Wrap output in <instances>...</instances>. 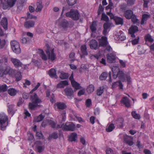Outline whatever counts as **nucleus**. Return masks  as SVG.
<instances>
[{
    "mask_svg": "<svg viewBox=\"0 0 154 154\" xmlns=\"http://www.w3.org/2000/svg\"><path fill=\"white\" fill-rule=\"evenodd\" d=\"M124 119L122 118H119L113 120L112 122L116 125L118 128H122L124 126Z\"/></svg>",
    "mask_w": 154,
    "mask_h": 154,
    "instance_id": "1a4fd4ad",
    "label": "nucleus"
},
{
    "mask_svg": "<svg viewBox=\"0 0 154 154\" xmlns=\"http://www.w3.org/2000/svg\"><path fill=\"white\" fill-rule=\"evenodd\" d=\"M114 20L117 25H122L124 23L123 19L120 17L116 16Z\"/></svg>",
    "mask_w": 154,
    "mask_h": 154,
    "instance_id": "cd10ccee",
    "label": "nucleus"
},
{
    "mask_svg": "<svg viewBox=\"0 0 154 154\" xmlns=\"http://www.w3.org/2000/svg\"><path fill=\"white\" fill-rule=\"evenodd\" d=\"M57 108L59 109H64L66 107V104L62 102H57L56 103Z\"/></svg>",
    "mask_w": 154,
    "mask_h": 154,
    "instance_id": "7c9ffc66",
    "label": "nucleus"
},
{
    "mask_svg": "<svg viewBox=\"0 0 154 154\" xmlns=\"http://www.w3.org/2000/svg\"><path fill=\"white\" fill-rule=\"evenodd\" d=\"M81 51L82 54L81 55V57L85 55H87L88 54V52L87 51V47L86 45H82L81 47Z\"/></svg>",
    "mask_w": 154,
    "mask_h": 154,
    "instance_id": "b1692460",
    "label": "nucleus"
},
{
    "mask_svg": "<svg viewBox=\"0 0 154 154\" xmlns=\"http://www.w3.org/2000/svg\"><path fill=\"white\" fill-rule=\"evenodd\" d=\"M8 61V57L6 55L0 54V64L3 63H7Z\"/></svg>",
    "mask_w": 154,
    "mask_h": 154,
    "instance_id": "c85d7f7f",
    "label": "nucleus"
},
{
    "mask_svg": "<svg viewBox=\"0 0 154 154\" xmlns=\"http://www.w3.org/2000/svg\"><path fill=\"white\" fill-rule=\"evenodd\" d=\"M66 113L65 111H63L61 115L62 118V122H64L66 119Z\"/></svg>",
    "mask_w": 154,
    "mask_h": 154,
    "instance_id": "680f3d73",
    "label": "nucleus"
},
{
    "mask_svg": "<svg viewBox=\"0 0 154 154\" xmlns=\"http://www.w3.org/2000/svg\"><path fill=\"white\" fill-rule=\"evenodd\" d=\"M150 14H144L142 15V19L141 22V24L143 25L145 23H146V21L150 18Z\"/></svg>",
    "mask_w": 154,
    "mask_h": 154,
    "instance_id": "bb28decb",
    "label": "nucleus"
},
{
    "mask_svg": "<svg viewBox=\"0 0 154 154\" xmlns=\"http://www.w3.org/2000/svg\"><path fill=\"white\" fill-rule=\"evenodd\" d=\"M121 101L127 107L129 108L130 107L129 100L127 97H123Z\"/></svg>",
    "mask_w": 154,
    "mask_h": 154,
    "instance_id": "a878e982",
    "label": "nucleus"
},
{
    "mask_svg": "<svg viewBox=\"0 0 154 154\" xmlns=\"http://www.w3.org/2000/svg\"><path fill=\"white\" fill-rule=\"evenodd\" d=\"M131 21L134 24H138L139 23V20L137 19L136 16L134 14L131 19Z\"/></svg>",
    "mask_w": 154,
    "mask_h": 154,
    "instance_id": "09e8293b",
    "label": "nucleus"
},
{
    "mask_svg": "<svg viewBox=\"0 0 154 154\" xmlns=\"http://www.w3.org/2000/svg\"><path fill=\"white\" fill-rule=\"evenodd\" d=\"M136 0H127V4L129 5H132L134 4Z\"/></svg>",
    "mask_w": 154,
    "mask_h": 154,
    "instance_id": "69168bd1",
    "label": "nucleus"
},
{
    "mask_svg": "<svg viewBox=\"0 0 154 154\" xmlns=\"http://www.w3.org/2000/svg\"><path fill=\"white\" fill-rule=\"evenodd\" d=\"M125 77H126L128 83H129L131 82V77L130 76V73L128 72L127 74H126Z\"/></svg>",
    "mask_w": 154,
    "mask_h": 154,
    "instance_id": "0e129e2a",
    "label": "nucleus"
},
{
    "mask_svg": "<svg viewBox=\"0 0 154 154\" xmlns=\"http://www.w3.org/2000/svg\"><path fill=\"white\" fill-rule=\"evenodd\" d=\"M77 0H67V2L69 6H72L76 2Z\"/></svg>",
    "mask_w": 154,
    "mask_h": 154,
    "instance_id": "603ef678",
    "label": "nucleus"
},
{
    "mask_svg": "<svg viewBox=\"0 0 154 154\" xmlns=\"http://www.w3.org/2000/svg\"><path fill=\"white\" fill-rule=\"evenodd\" d=\"M111 70L112 72V76L113 78L114 79H116L117 78V75L120 71V69L118 66H113L112 67Z\"/></svg>",
    "mask_w": 154,
    "mask_h": 154,
    "instance_id": "4468645a",
    "label": "nucleus"
},
{
    "mask_svg": "<svg viewBox=\"0 0 154 154\" xmlns=\"http://www.w3.org/2000/svg\"><path fill=\"white\" fill-rule=\"evenodd\" d=\"M14 105L13 104H10L8 105V112L9 114L12 115H13L15 113V111L14 110Z\"/></svg>",
    "mask_w": 154,
    "mask_h": 154,
    "instance_id": "c756f323",
    "label": "nucleus"
},
{
    "mask_svg": "<svg viewBox=\"0 0 154 154\" xmlns=\"http://www.w3.org/2000/svg\"><path fill=\"white\" fill-rule=\"evenodd\" d=\"M48 122L52 128H54L55 127L56 124L53 121L51 120H48Z\"/></svg>",
    "mask_w": 154,
    "mask_h": 154,
    "instance_id": "bf43d9fd",
    "label": "nucleus"
},
{
    "mask_svg": "<svg viewBox=\"0 0 154 154\" xmlns=\"http://www.w3.org/2000/svg\"><path fill=\"white\" fill-rule=\"evenodd\" d=\"M11 48L13 51L17 54H19L21 52V50L19 43L16 41H11L10 42Z\"/></svg>",
    "mask_w": 154,
    "mask_h": 154,
    "instance_id": "423d86ee",
    "label": "nucleus"
},
{
    "mask_svg": "<svg viewBox=\"0 0 154 154\" xmlns=\"http://www.w3.org/2000/svg\"><path fill=\"white\" fill-rule=\"evenodd\" d=\"M97 22L95 21H93L90 26V29L92 32H94L96 30Z\"/></svg>",
    "mask_w": 154,
    "mask_h": 154,
    "instance_id": "e433bc0d",
    "label": "nucleus"
},
{
    "mask_svg": "<svg viewBox=\"0 0 154 154\" xmlns=\"http://www.w3.org/2000/svg\"><path fill=\"white\" fill-rule=\"evenodd\" d=\"M69 85L68 82L67 80L60 81L57 85V88H63L65 86Z\"/></svg>",
    "mask_w": 154,
    "mask_h": 154,
    "instance_id": "5701e85b",
    "label": "nucleus"
},
{
    "mask_svg": "<svg viewBox=\"0 0 154 154\" xmlns=\"http://www.w3.org/2000/svg\"><path fill=\"white\" fill-rule=\"evenodd\" d=\"M37 7L35 11L36 12H40L42 11L43 7V5L42 4V0H38L36 4Z\"/></svg>",
    "mask_w": 154,
    "mask_h": 154,
    "instance_id": "dca6fc26",
    "label": "nucleus"
},
{
    "mask_svg": "<svg viewBox=\"0 0 154 154\" xmlns=\"http://www.w3.org/2000/svg\"><path fill=\"white\" fill-rule=\"evenodd\" d=\"M135 136L125 135L124 137V142L129 146L132 145L135 140Z\"/></svg>",
    "mask_w": 154,
    "mask_h": 154,
    "instance_id": "0eeeda50",
    "label": "nucleus"
},
{
    "mask_svg": "<svg viewBox=\"0 0 154 154\" xmlns=\"http://www.w3.org/2000/svg\"><path fill=\"white\" fill-rule=\"evenodd\" d=\"M45 52L48 57V59L51 61H53L56 58V55L54 53V49L50 47L48 44H46L45 45Z\"/></svg>",
    "mask_w": 154,
    "mask_h": 154,
    "instance_id": "7ed1b4c3",
    "label": "nucleus"
},
{
    "mask_svg": "<svg viewBox=\"0 0 154 154\" xmlns=\"http://www.w3.org/2000/svg\"><path fill=\"white\" fill-rule=\"evenodd\" d=\"M138 31V28L137 26L132 25L129 29V33L131 35V37H135V36L134 33Z\"/></svg>",
    "mask_w": 154,
    "mask_h": 154,
    "instance_id": "9b49d317",
    "label": "nucleus"
},
{
    "mask_svg": "<svg viewBox=\"0 0 154 154\" xmlns=\"http://www.w3.org/2000/svg\"><path fill=\"white\" fill-rule=\"evenodd\" d=\"M48 74L49 76L52 78H57L56 72L54 68L51 69L48 71Z\"/></svg>",
    "mask_w": 154,
    "mask_h": 154,
    "instance_id": "393cba45",
    "label": "nucleus"
},
{
    "mask_svg": "<svg viewBox=\"0 0 154 154\" xmlns=\"http://www.w3.org/2000/svg\"><path fill=\"white\" fill-rule=\"evenodd\" d=\"M30 100L31 102L28 104V108L29 110H34L36 109L38 107L41 106V105H38V104L41 103L42 101L36 93H35L30 95Z\"/></svg>",
    "mask_w": 154,
    "mask_h": 154,
    "instance_id": "f257e3e1",
    "label": "nucleus"
},
{
    "mask_svg": "<svg viewBox=\"0 0 154 154\" xmlns=\"http://www.w3.org/2000/svg\"><path fill=\"white\" fill-rule=\"evenodd\" d=\"M16 78V81H19L21 80L22 79V75L21 73L20 72L18 71L17 72L15 75Z\"/></svg>",
    "mask_w": 154,
    "mask_h": 154,
    "instance_id": "37998d69",
    "label": "nucleus"
},
{
    "mask_svg": "<svg viewBox=\"0 0 154 154\" xmlns=\"http://www.w3.org/2000/svg\"><path fill=\"white\" fill-rule=\"evenodd\" d=\"M132 116L134 119H140V116L138 114L136 113V111H133L131 112Z\"/></svg>",
    "mask_w": 154,
    "mask_h": 154,
    "instance_id": "8fccbe9b",
    "label": "nucleus"
},
{
    "mask_svg": "<svg viewBox=\"0 0 154 154\" xmlns=\"http://www.w3.org/2000/svg\"><path fill=\"white\" fill-rule=\"evenodd\" d=\"M65 95L70 99L74 97V91L71 88H67L64 89Z\"/></svg>",
    "mask_w": 154,
    "mask_h": 154,
    "instance_id": "6e6552de",
    "label": "nucleus"
},
{
    "mask_svg": "<svg viewBox=\"0 0 154 154\" xmlns=\"http://www.w3.org/2000/svg\"><path fill=\"white\" fill-rule=\"evenodd\" d=\"M6 73H8L10 76L13 77L15 75V70L9 67H8L6 69Z\"/></svg>",
    "mask_w": 154,
    "mask_h": 154,
    "instance_id": "412c9836",
    "label": "nucleus"
},
{
    "mask_svg": "<svg viewBox=\"0 0 154 154\" xmlns=\"http://www.w3.org/2000/svg\"><path fill=\"white\" fill-rule=\"evenodd\" d=\"M101 20L106 22L109 20L108 17L104 13H102Z\"/></svg>",
    "mask_w": 154,
    "mask_h": 154,
    "instance_id": "3c124183",
    "label": "nucleus"
},
{
    "mask_svg": "<svg viewBox=\"0 0 154 154\" xmlns=\"http://www.w3.org/2000/svg\"><path fill=\"white\" fill-rule=\"evenodd\" d=\"M115 128L114 124L111 123L109 125H108L106 128V130L107 132H110L112 131Z\"/></svg>",
    "mask_w": 154,
    "mask_h": 154,
    "instance_id": "72a5a7b5",
    "label": "nucleus"
},
{
    "mask_svg": "<svg viewBox=\"0 0 154 154\" xmlns=\"http://www.w3.org/2000/svg\"><path fill=\"white\" fill-rule=\"evenodd\" d=\"M111 23L108 22L105 23L103 25V28L109 29L111 26Z\"/></svg>",
    "mask_w": 154,
    "mask_h": 154,
    "instance_id": "4d7b16f0",
    "label": "nucleus"
},
{
    "mask_svg": "<svg viewBox=\"0 0 154 154\" xmlns=\"http://www.w3.org/2000/svg\"><path fill=\"white\" fill-rule=\"evenodd\" d=\"M69 75L68 73L65 72H62L60 75V78L61 79H67Z\"/></svg>",
    "mask_w": 154,
    "mask_h": 154,
    "instance_id": "58836bf2",
    "label": "nucleus"
},
{
    "mask_svg": "<svg viewBox=\"0 0 154 154\" xmlns=\"http://www.w3.org/2000/svg\"><path fill=\"white\" fill-rule=\"evenodd\" d=\"M104 87L103 86L100 87L97 90V95L101 96L103 92Z\"/></svg>",
    "mask_w": 154,
    "mask_h": 154,
    "instance_id": "ea45409f",
    "label": "nucleus"
},
{
    "mask_svg": "<svg viewBox=\"0 0 154 154\" xmlns=\"http://www.w3.org/2000/svg\"><path fill=\"white\" fill-rule=\"evenodd\" d=\"M90 46L91 49L96 50L99 47L97 41L95 39H92L90 42Z\"/></svg>",
    "mask_w": 154,
    "mask_h": 154,
    "instance_id": "ddd939ff",
    "label": "nucleus"
},
{
    "mask_svg": "<svg viewBox=\"0 0 154 154\" xmlns=\"http://www.w3.org/2000/svg\"><path fill=\"white\" fill-rule=\"evenodd\" d=\"M0 123L1 129L4 130L8 124V116L4 114H0Z\"/></svg>",
    "mask_w": 154,
    "mask_h": 154,
    "instance_id": "20e7f679",
    "label": "nucleus"
},
{
    "mask_svg": "<svg viewBox=\"0 0 154 154\" xmlns=\"http://www.w3.org/2000/svg\"><path fill=\"white\" fill-rule=\"evenodd\" d=\"M68 21L65 19H64L60 23L59 26L60 27L65 29L68 28Z\"/></svg>",
    "mask_w": 154,
    "mask_h": 154,
    "instance_id": "aec40b11",
    "label": "nucleus"
},
{
    "mask_svg": "<svg viewBox=\"0 0 154 154\" xmlns=\"http://www.w3.org/2000/svg\"><path fill=\"white\" fill-rule=\"evenodd\" d=\"M144 38L146 41H148L151 42H152L154 41L151 36L149 34H148L145 36Z\"/></svg>",
    "mask_w": 154,
    "mask_h": 154,
    "instance_id": "a19ab883",
    "label": "nucleus"
},
{
    "mask_svg": "<svg viewBox=\"0 0 154 154\" xmlns=\"http://www.w3.org/2000/svg\"><path fill=\"white\" fill-rule=\"evenodd\" d=\"M107 73L106 72L102 73L99 77L100 79L103 81L105 80L107 76Z\"/></svg>",
    "mask_w": 154,
    "mask_h": 154,
    "instance_id": "4c0bfd02",
    "label": "nucleus"
},
{
    "mask_svg": "<svg viewBox=\"0 0 154 154\" xmlns=\"http://www.w3.org/2000/svg\"><path fill=\"white\" fill-rule=\"evenodd\" d=\"M94 90V87L93 85H89L87 88V91L88 94H91L93 92Z\"/></svg>",
    "mask_w": 154,
    "mask_h": 154,
    "instance_id": "f704fd0d",
    "label": "nucleus"
},
{
    "mask_svg": "<svg viewBox=\"0 0 154 154\" xmlns=\"http://www.w3.org/2000/svg\"><path fill=\"white\" fill-rule=\"evenodd\" d=\"M99 46L105 47L106 46L108 42L107 41V38L105 36H102L101 38L99 39Z\"/></svg>",
    "mask_w": 154,
    "mask_h": 154,
    "instance_id": "9d476101",
    "label": "nucleus"
},
{
    "mask_svg": "<svg viewBox=\"0 0 154 154\" xmlns=\"http://www.w3.org/2000/svg\"><path fill=\"white\" fill-rule=\"evenodd\" d=\"M59 127H62L64 130L66 131H74L75 129V125L72 122H66L65 125L63 124L62 125H59Z\"/></svg>",
    "mask_w": 154,
    "mask_h": 154,
    "instance_id": "39448f33",
    "label": "nucleus"
},
{
    "mask_svg": "<svg viewBox=\"0 0 154 154\" xmlns=\"http://www.w3.org/2000/svg\"><path fill=\"white\" fill-rule=\"evenodd\" d=\"M40 51L41 56L42 59L44 60H46L47 58L46 54H45L43 50H41Z\"/></svg>",
    "mask_w": 154,
    "mask_h": 154,
    "instance_id": "864d4df0",
    "label": "nucleus"
},
{
    "mask_svg": "<svg viewBox=\"0 0 154 154\" xmlns=\"http://www.w3.org/2000/svg\"><path fill=\"white\" fill-rule=\"evenodd\" d=\"M6 74V69H4L2 67H0V78L3 77Z\"/></svg>",
    "mask_w": 154,
    "mask_h": 154,
    "instance_id": "49530a36",
    "label": "nucleus"
},
{
    "mask_svg": "<svg viewBox=\"0 0 154 154\" xmlns=\"http://www.w3.org/2000/svg\"><path fill=\"white\" fill-rule=\"evenodd\" d=\"M35 22L32 20H29L25 22L24 24V26L27 29H29L34 26Z\"/></svg>",
    "mask_w": 154,
    "mask_h": 154,
    "instance_id": "f3484780",
    "label": "nucleus"
},
{
    "mask_svg": "<svg viewBox=\"0 0 154 154\" xmlns=\"http://www.w3.org/2000/svg\"><path fill=\"white\" fill-rule=\"evenodd\" d=\"M92 105L91 100L90 99H87L85 102V105L87 107H89Z\"/></svg>",
    "mask_w": 154,
    "mask_h": 154,
    "instance_id": "6e6d98bb",
    "label": "nucleus"
},
{
    "mask_svg": "<svg viewBox=\"0 0 154 154\" xmlns=\"http://www.w3.org/2000/svg\"><path fill=\"white\" fill-rule=\"evenodd\" d=\"M65 16L73 20H77L79 19L80 15L78 10L72 9L70 11L66 13Z\"/></svg>",
    "mask_w": 154,
    "mask_h": 154,
    "instance_id": "f03ea898",
    "label": "nucleus"
},
{
    "mask_svg": "<svg viewBox=\"0 0 154 154\" xmlns=\"http://www.w3.org/2000/svg\"><path fill=\"white\" fill-rule=\"evenodd\" d=\"M106 57L107 61L109 63H115L116 62V57L112 54H107Z\"/></svg>",
    "mask_w": 154,
    "mask_h": 154,
    "instance_id": "6ab92c4d",
    "label": "nucleus"
},
{
    "mask_svg": "<svg viewBox=\"0 0 154 154\" xmlns=\"http://www.w3.org/2000/svg\"><path fill=\"white\" fill-rule=\"evenodd\" d=\"M125 75L126 74L122 71L120 70L117 75L116 76L117 78L118 77L120 79L119 80H122V82H125L126 80Z\"/></svg>",
    "mask_w": 154,
    "mask_h": 154,
    "instance_id": "a211bd4d",
    "label": "nucleus"
},
{
    "mask_svg": "<svg viewBox=\"0 0 154 154\" xmlns=\"http://www.w3.org/2000/svg\"><path fill=\"white\" fill-rule=\"evenodd\" d=\"M36 147L38 150V151L39 152H41L43 151L44 149V146L42 145V143L39 142H37Z\"/></svg>",
    "mask_w": 154,
    "mask_h": 154,
    "instance_id": "473e14b6",
    "label": "nucleus"
},
{
    "mask_svg": "<svg viewBox=\"0 0 154 154\" xmlns=\"http://www.w3.org/2000/svg\"><path fill=\"white\" fill-rule=\"evenodd\" d=\"M1 23V25L5 30L8 29V20L6 17H4L2 18Z\"/></svg>",
    "mask_w": 154,
    "mask_h": 154,
    "instance_id": "4be33fe9",
    "label": "nucleus"
},
{
    "mask_svg": "<svg viewBox=\"0 0 154 154\" xmlns=\"http://www.w3.org/2000/svg\"><path fill=\"white\" fill-rule=\"evenodd\" d=\"M77 139V135H70L69 137V140L70 141H75Z\"/></svg>",
    "mask_w": 154,
    "mask_h": 154,
    "instance_id": "5fc2aeb1",
    "label": "nucleus"
},
{
    "mask_svg": "<svg viewBox=\"0 0 154 154\" xmlns=\"http://www.w3.org/2000/svg\"><path fill=\"white\" fill-rule=\"evenodd\" d=\"M8 92L9 94L11 96H14L17 93V91L15 89L10 88L8 90Z\"/></svg>",
    "mask_w": 154,
    "mask_h": 154,
    "instance_id": "c9c22d12",
    "label": "nucleus"
},
{
    "mask_svg": "<svg viewBox=\"0 0 154 154\" xmlns=\"http://www.w3.org/2000/svg\"><path fill=\"white\" fill-rule=\"evenodd\" d=\"M8 86L5 84L0 85V92H4L7 90Z\"/></svg>",
    "mask_w": 154,
    "mask_h": 154,
    "instance_id": "79ce46f5",
    "label": "nucleus"
},
{
    "mask_svg": "<svg viewBox=\"0 0 154 154\" xmlns=\"http://www.w3.org/2000/svg\"><path fill=\"white\" fill-rule=\"evenodd\" d=\"M106 154H114V151L110 148H109L106 150Z\"/></svg>",
    "mask_w": 154,
    "mask_h": 154,
    "instance_id": "052dcab7",
    "label": "nucleus"
},
{
    "mask_svg": "<svg viewBox=\"0 0 154 154\" xmlns=\"http://www.w3.org/2000/svg\"><path fill=\"white\" fill-rule=\"evenodd\" d=\"M44 117V116L41 114L35 119V122H40L43 119Z\"/></svg>",
    "mask_w": 154,
    "mask_h": 154,
    "instance_id": "de8ad7c7",
    "label": "nucleus"
},
{
    "mask_svg": "<svg viewBox=\"0 0 154 154\" xmlns=\"http://www.w3.org/2000/svg\"><path fill=\"white\" fill-rule=\"evenodd\" d=\"M23 98L25 99H27L30 96L29 94L23 93Z\"/></svg>",
    "mask_w": 154,
    "mask_h": 154,
    "instance_id": "338daca9",
    "label": "nucleus"
},
{
    "mask_svg": "<svg viewBox=\"0 0 154 154\" xmlns=\"http://www.w3.org/2000/svg\"><path fill=\"white\" fill-rule=\"evenodd\" d=\"M104 8H103L102 5L100 4L99 5L98 11L97 14L98 15L100 14L103 11Z\"/></svg>",
    "mask_w": 154,
    "mask_h": 154,
    "instance_id": "13d9d810",
    "label": "nucleus"
},
{
    "mask_svg": "<svg viewBox=\"0 0 154 154\" xmlns=\"http://www.w3.org/2000/svg\"><path fill=\"white\" fill-rule=\"evenodd\" d=\"M133 11L131 10H127L124 12V16L127 19H131L132 17L134 15Z\"/></svg>",
    "mask_w": 154,
    "mask_h": 154,
    "instance_id": "2eb2a0df",
    "label": "nucleus"
},
{
    "mask_svg": "<svg viewBox=\"0 0 154 154\" xmlns=\"http://www.w3.org/2000/svg\"><path fill=\"white\" fill-rule=\"evenodd\" d=\"M16 0H7V2L9 7H13L15 4Z\"/></svg>",
    "mask_w": 154,
    "mask_h": 154,
    "instance_id": "c03bdc74",
    "label": "nucleus"
},
{
    "mask_svg": "<svg viewBox=\"0 0 154 154\" xmlns=\"http://www.w3.org/2000/svg\"><path fill=\"white\" fill-rule=\"evenodd\" d=\"M27 17L28 18L30 19H36L37 18V17L35 16H33L31 14L29 13H27Z\"/></svg>",
    "mask_w": 154,
    "mask_h": 154,
    "instance_id": "e2e57ef3",
    "label": "nucleus"
},
{
    "mask_svg": "<svg viewBox=\"0 0 154 154\" xmlns=\"http://www.w3.org/2000/svg\"><path fill=\"white\" fill-rule=\"evenodd\" d=\"M6 44L5 40L4 39H1L0 38V49H3Z\"/></svg>",
    "mask_w": 154,
    "mask_h": 154,
    "instance_id": "a18cd8bd",
    "label": "nucleus"
},
{
    "mask_svg": "<svg viewBox=\"0 0 154 154\" xmlns=\"http://www.w3.org/2000/svg\"><path fill=\"white\" fill-rule=\"evenodd\" d=\"M71 83L72 87L74 88L76 90H78L82 88V87L80 86V84L78 83L75 81H73Z\"/></svg>",
    "mask_w": 154,
    "mask_h": 154,
    "instance_id": "2f4dec72",
    "label": "nucleus"
},
{
    "mask_svg": "<svg viewBox=\"0 0 154 154\" xmlns=\"http://www.w3.org/2000/svg\"><path fill=\"white\" fill-rule=\"evenodd\" d=\"M11 60L16 67H22L23 65L22 63L17 59L12 57L11 58Z\"/></svg>",
    "mask_w": 154,
    "mask_h": 154,
    "instance_id": "f8f14e48",
    "label": "nucleus"
},
{
    "mask_svg": "<svg viewBox=\"0 0 154 154\" xmlns=\"http://www.w3.org/2000/svg\"><path fill=\"white\" fill-rule=\"evenodd\" d=\"M119 39L121 41H123L126 39V37L123 34H120L119 36Z\"/></svg>",
    "mask_w": 154,
    "mask_h": 154,
    "instance_id": "774afa93",
    "label": "nucleus"
}]
</instances>
